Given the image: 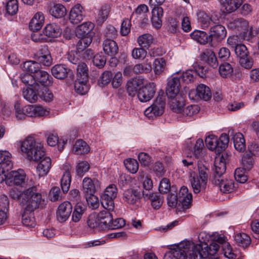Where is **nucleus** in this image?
<instances>
[{
	"instance_id": "1",
	"label": "nucleus",
	"mask_w": 259,
	"mask_h": 259,
	"mask_svg": "<svg viewBox=\"0 0 259 259\" xmlns=\"http://www.w3.org/2000/svg\"><path fill=\"white\" fill-rule=\"evenodd\" d=\"M21 150L25 153L29 160L39 161L36 171L39 177H44L49 172L52 161L49 157L45 156L43 144L38 139L29 136L22 143Z\"/></svg>"
},
{
	"instance_id": "2",
	"label": "nucleus",
	"mask_w": 259,
	"mask_h": 259,
	"mask_svg": "<svg viewBox=\"0 0 259 259\" xmlns=\"http://www.w3.org/2000/svg\"><path fill=\"white\" fill-rule=\"evenodd\" d=\"M227 238L222 234L214 233L212 236L211 242L208 245L206 243L196 244V250L193 256L194 259H201L208 255H214L218 252L220 245H222L225 256L229 259H234L236 255L233 252Z\"/></svg>"
},
{
	"instance_id": "3",
	"label": "nucleus",
	"mask_w": 259,
	"mask_h": 259,
	"mask_svg": "<svg viewBox=\"0 0 259 259\" xmlns=\"http://www.w3.org/2000/svg\"><path fill=\"white\" fill-rule=\"evenodd\" d=\"M181 87L180 77L178 75H172L167 80L166 94L170 99L169 106L175 112H179L184 105L185 96L180 92Z\"/></svg>"
},
{
	"instance_id": "4",
	"label": "nucleus",
	"mask_w": 259,
	"mask_h": 259,
	"mask_svg": "<svg viewBox=\"0 0 259 259\" xmlns=\"http://www.w3.org/2000/svg\"><path fill=\"white\" fill-rule=\"evenodd\" d=\"M173 187L170 193L167 197V203L169 207L176 208L179 211H185L191 206L192 195L188 191V189L185 186L180 188L178 196L176 191H173Z\"/></svg>"
},
{
	"instance_id": "5",
	"label": "nucleus",
	"mask_w": 259,
	"mask_h": 259,
	"mask_svg": "<svg viewBox=\"0 0 259 259\" xmlns=\"http://www.w3.org/2000/svg\"><path fill=\"white\" fill-rule=\"evenodd\" d=\"M196 245L190 241H185L180 243L175 248L171 249L169 251L166 252L164 259H186L188 254L190 259H194L193 257L196 250Z\"/></svg>"
},
{
	"instance_id": "6",
	"label": "nucleus",
	"mask_w": 259,
	"mask_h": 259,
	"mask_svg": "<svg viewBox=\"0 0 259 259\" xmlns=\"http://www.w3.org/2000/svg\"><path fill=\"white\" fill-rule=\"evenodd\" d=\"M198 175L191 180V184L194 193L197 194L205 191L208 181L209 169L201 161L197 164Z\"/></svg>"
},
{
	"instance_id": "7",
	"label": "nucleus",
	"mask_w": 259,
	"mask_h": 259,
	"mask_svg": "<svg viewBox=\"0 0 259 259\" xmlns=\"http://www.w3.org/2000/svg\"><path fill=\"white\" fill-rule=\"evenodd\" d=\"M36 199L32 200L30 203L22 206L24 209L22 215V223L23 225L28 227H34L35 221L34 216V211L39 207H43L45 200L42 198L36 197Z\"/></svg>"
},
{
	"instance_id": "8",
	"label": "nucleus",
	"mask_w": 259,
	"mask_h": 259,
	"mask_svg": "<svg viewBox=\"0 0 259 259\" xmlns=\"http://www.w3.org/2000/svg\"><path fill=\"white\" fill-rule=\"evenodd\" d=\"M10 196L14 199L18 200L22 207L30 203L32 200L36 199V197L40 198L42 196L34 186L28 188L22 192L16 188H13L10 190Z\"/></svg>"
},
{
	"instance_id": "9",
	"label": "nucleus",
	"mask_w": 259,
	"mask_h": 259,
	"mask_svg": "<svg viewBox=\"0 0 259 259\" xmlns=\"http://www.w3.org/2000/svg\"><path fill=\"white\" fill-rule=\"evenodd\" d=\"M111 210L105 209L96 214L91 215L88 221L89 227L92 229L104 230L108 229L112 215Z\"/></svg>"
},
{
	"instance_id": "10",
	"label": "nucleus",
	"mask_w": 259,
	"mask_h": 259,
	"mask_svg": "<svg viewBox=\"0 0 259 259\" xmlns=\"http://www.w3.org/2000/svg\"><path fill=\"white\" fill-rule=\"evenodd\" d=\"M117 194V189L115 185L111 184L106 187L101 198V204L105 209L113 210V199L116 198Z\"/></svg>"
},
{
	"instance_id": "11",
	"label": "nucleus",
	"mask_w": 259,
	"mask_h": 259,
	"mask_svg": "<svg viewBox=\"0 0 259 259\" xmlns=\"http://www.w3.org/2000/svg\"><path fill=\"white\" fill-rule=\"evenodd\" d=\"M165 106L164 97H157L154 103L144 111V114L149 119H153L154 117L162 114Z\"/></svg>"
},
{
	"instance_id": "12",
	"label": "nucleus",
	"mask_w": 259,
	"mask_h": 259,
	"mask_svg": "<svg viewBox=\"0 0 259 259\" xmlns=\"http://www.w3.org/2000/svg\"><path fill=\"white\" fill-rule=\"evenodd\" d=\"M148 11L149 9L146 5L141 4L137 7L132 13L131 19H133V22L138 23L141 26L143 27L148 21L147 17Z\"/></svg>"
},
{
	"instance_id": "13",
	"label": "nucleus",
	"mask_w": 259,
	"mask_h": 259,
	"mask_svg": "<svg viewBox=\"0 0 259 259\" xmlns=\"http://www.w3.org/2000/svg\"><path fill=\"white\" fill-rule=\"evenodd\" d=\"M235 52L237 56L239 58V63L241 66L250 69L253 65L252 60L248 57V52L246 47L242 44L234 48Z\"/></svg>"
},
{
	"instance_id": "14",
	"label": "nucleus",
	"mask_w": 259,
	"mask_h": 259,
	"mask_svg": "<svg viewBox=\"0 0 259 259\" xmlns=\"http://www.w3.org/2000/svg\"><path fill=\"white\" fill-rule=\"evenodd\" d=\"M155 91V84L154 82H148L139 89L138 99L142 102H148L154 97Z\"/></svg>"
},
{
	"instance_id": "15",
	"label": "nucleus",
	"mask_w": 259,
	"mask_h": 259,
	"mask_svg": "<svg viewBox=\"0 0 259 259\" xmlns=\"http://www.w3.org/2000/svg\"><path fill=\"white\" fill-rule=\"evenodd\" d=\"M195 95V98L208 101L211 98V93L210 89L205 84H200L197 86L196 91H191L189 93L190 99H195L193 95Z\"/></svg>"
},
{
	"instance_id": "16",
	"label": "nucleus",
	"mask_w": 259,
	"mask_h": 259,
	"mask_svg": "<svg viewBox=\"0 0 259 259\" xmlns=\"http://www.w3.org/2000/svg\"><path fill=\"white\" fill-rule=\"evenodd\" d=\"M197 22L202 29H207L212 24L215 23V20L213 19L209 14L202 10H198L196 13Z\"/></svg>"
},
{
	"instance_id": "17",
	"label": "nucleus",
	"mask_w": 259,
	"mask_h": 259,
	"mask_svg": "<svg viewBox=\"0 0 259 259\" xmlns=\"http://www.w3.org/2000/svg\"><path fill=\"white\" fill-rule=\"evenodd\" d=\"M62 169L64 172L61 179V186L62 191L66 193L69 190L71 181V166L69 163H65L63 165Z\"/></svg>"
},
{
	"instance_id": "18",
	"label": "nucleus",
	"mask_w": 259,
	"mask_h": 259,
	"mask_svg": "<svg viewBox=\"0 0 259 259\" xmlns=\"http://www.w3.org/2000/svg\"><path fill=\"white\" fill-rule=\"evenodd\" d=\"M7 178L5 181L7 184L13 183L15 185H21L25 181V174L22 169H19L18 171H12L10 173H7Z\"/></svg>"
},
{
	"instance_id": "19",
	"label": "nucleus",
	"mask_w": 259,
	"mask_h": 259,
	"mask_svg": "<svg viewBox=\"0 0 259 259\" xmlns=\"http://www.w3.org/2000/svg\"><path fill=\"white\" fill-rule=\"evenodd\" d=\"M85 16V11L82 6L79 4H76L71 9L69 19L71 23L78 24L83 20Z\"/></svg>"
},
{
	"instance_id": "20",
	"label": "nucleus",
	"mask_w": 259,
	"mask_h": 259,
	"mask_svg": "<svg viewBox=\"0 0 259 259\" xmlns=\"http://www.w3.org/2000/svg\"><path fill=\"white\" fill-rule=\"evenodd\" d=\"M72 205L68 201L62 203L58 207L57 212V219L60 222L66 221L72 211Z\"/></svg>"
},
{
	"instance_id": "21",
	"label": "nucleus",
	"mask_w": 259,
	"mask_h": 259,
	"mask_svg": "<svg viewBox=\"0 0 259 259\" xmlns=\"http://www.w3.org/2000/svg\"><path fill=\"white\" fill-rule=\"evenodd\" d=\"M11 154L7 151H0V168L7 173L12 169L13 162Z\"/></svg>"
},
{
	"instance_id": "22",
	"label": "nucleus",
	"mask_w": 259,
	"mask_h": 259,
	"mask_svg": "<svg viewBox=\"0 0 259 259\" xmlns=\"http://www.w3.org/2000/svg\"><path fill=\"white\" fill-rule=\"evenodd\" d=\"M217 23L215 22L213 26L210 27L209 36L211 39L213 38L220 41L226 36L227 30L224 26Z\"/></svg>"
},
{
	"instance_id": "23",
	"label": "nucleus",
	"mask_w": 259,
	"mask_h": 259,
	"mask_svg": "<svg viewBox=\"0 0 259 259\" xmlns=\"http://www.w3.org/2000/svg\"><path fill=\"white\" fill-rule=\"evenodd\" d=\"M24 110L27 113L28 117H42L49 114V112L40 106L27 105L25 106Z\"/></svg>"
},
{
	"instance_id": "24",
	"label": "nucleus",
	"mask_w": 259,
	"mask_h": 259,
	"mask_svg": "<svg viewBox=\"0 0 259 259\" xmlns=\"http://www.w3.org/2000/svg\"><path fill=\"white\" fill-rule=\"evenodd\" d=\"M98 184V181L85 177L82 181V191L84 195L94 194L96 191V186Z\"/></svg>"
},
{
	"instance_id": "25",
	"label": "nucleus",
	"mask_w": 259,
	"mask_h": 259,
	"mask_svg": "<svg viewBox=\"0 0 259 259\" xmlns=\"http://www.w3.org/2000/svg\"><path fill=\"white\" fill-rule=\"evenodd\" d=\"M45 22V17L42 12H37L30 20L29 24L30 29L33 31L39 30Z\"/></svg>"
},
{
	"instance_id": "26",
	"label": "nucleus",
	"mask_w": 259,
	"mask_h": 259,
	"mask_svg": "<svg viewBox=\"0 0 259 259\" xmlns=\"http://www.w3.org/2000/svg\"><path fill=\"white\" fill-rule=\"evenodd\" d=\"M143 83V79L140 77L133 78L127 82L126 91L129 96H135L139 87Z\"/></svg>"
},
{
	"instance_id": "27",
	"label": "nucleus",
	"mask_w": 259,
	"mask_h": 259,
	"mask_svg": "<svg viewBox=\"0 0 259 259\" xmlns=\"http://www.w3.org/2000/svg\"><path fill=\"white\" fill-rule=\"evenodd\" d=\"M70 69L64 64H57L51 69L52 75L56 78L63 79L67 76Z\"/></svg>"
},
{
	"instance_id": "28",
	"label": "nucleus",
	"mask_w": 259,
	"mask_h": 259,
	"mask_svg": "<svg viewBox=\"0 0 259 259\" xmlns=\"http://www.w3.org/2000/svg\"><path fill=\"white\" fill-rule=\"evenodd\" d=\"M36 82L39 83L43 87H48L52 84L53 78L47 72L39 70L35 74Z\"/></svg>"
},
{
	"instance_id": "29",
	"label": "nucleus",
	"mask_w": 259,
	"mask_h": 259,
	"mask_svg": "<svg viewBox=\"0 0 259 259\" xmlns=\"http://www.w3.org/2000/svg\"><path fill=\"white\" fill-rule=\"evenodd\" d=\"M103 49L105 53L110 56H115L118 51L117 43L111 39H106L103 41Z\"/></svg>"
},
{
	"instance_id": "30",
	"label": "nucleus",
	"mask_w": 259,
	"mask_h": 259,
	"mask_svg": "<svg viewBox=\"0 0 259 259\" xmlns=\"http://www.w3.org/2000/svg\"><path fill=\"white\" fill-rule=\"evenodd\" d=\"M62 33L59 26L55 23L47 24L43 29V34L48 37H57Z\"/></svg>"
},
{
	"instance_id": "31",
	"label": "nucleus",
	"mask_w": 259,
	"mask_h": 259,
	"mask_svg": "<svg viewBox=\"0 0 259 259\" xmlns=\"http://www.w3.org/2000/svg\"><path fill=\"white\" fill-rule=\"evenodd\" d=\"M48 144L50 146H55L58 144L59 150L61 151L66 143V140L61 139H59V137L56 134L49 133L46 135Z\"/></svg>"
},
{
	"instance_id": "32",
	"label": "nucleus",
	"mask_w": 259,
	"mask_h": 259,
	"mask_svg": "<svg viewBox=\"0 0 259 259\" xmlns=\"http://www.w3.org/2000/svg\"><path fill=\"white\" fill-rule=\"evenodd\" d=\"M140 193L138 190L127 189L124 192L123 200L128 204H135L140 199Z\"/></svg>"
},
{
	"instance_id": "33",
	"label": "nucleus",
	"mask_w": 259,
	"mask_h": 259,
	"mask_svg": "<svg viewBox=\"0 0 259 259\" xmlns=\"http://www.w3.org/2000/svg\"><path fill=\"white\" fill-rule=\"evenodd\" d=\"M220 2L226 12L235 11L242 4V0H220Z\"/></svg>"
},
{
	"instance_id": "34",
	"label": "nucleus",
	"mask_w": 259,
	"mask_h": 259,
	"mask_svg": "<svg viewBox=\"0 0 259 259\" xmlns=\"http://www.w3.org/2000/svg\"><path fill=\"white\" fill-rule=\"evenodd\" d=\"M191 37L201 45H205L211 40L209 35L205 31L195 30L190 34Z\"/></svg>"
},
{
	"instance_id": "35",
	"label": "nucleus",
	"mask_w": 259,
	"mask_h": 259,
	"mask_svg": "<svg viewBox=\"0 0 259 259\" xmlns=\"http://www.w3.org/2000/svg\"><path fill=\"white\" fill-rule=\"evenodd\" d=\"M234 240L238 246L243 248L248 247L251 243V239L249 236L242 232L235 233Z\"/></svg>"
},
{
	"instance_id": "36",
	"label": "nucleus",
	"mask_w": 259,
	"mask_h": 259,
	"mask_svg": "<svg viewBox=\"0 0 259 259\" xmlns=\"http://www.w3.org/2000/svg\"><path fill=\"white\" fill-rule=\"evenodd\" d=\"M135 74L148 73L152 70L151 61L146 59L144 62L134 65Z\"/></svg>"
},
{
	"instance_id": "37",
	"label": "nucleus",
	"mask_w": 259,
	"mask_h": 259,
	"mask_svg": "<svg viewBox=\"0 0 259 259\" xmlns=\"http://www.w3.org/2000/svg\"><path fill=\"white\" fill-rule=\"evenodd\" d=\"M248 22L243 18H237L231 20L228 23V27L233 30L241 31L247 27Z\"/></svg>"
},
{
	"instance_id": "38",
	"label": "nucleus",
	"mask_w": 259,
	"mask_h": 259,
	"mask_svg": "<svg viewBox=\"0 0 259 259\" xmlns=\"http://www.w3.org/2000/svg\"><path fill=\"white\" fill-rule=\"evenodd\" d=\"M94 24L91 22H85L78 25L76 29L78 37L89 35L88 33L94 28Z\"/></svg>"
},
{
	"instance_id": "39",
	"label": "nucleus",
	"mask_w": 259,
	"mask_h": 259,
	"mask_svg": "<svg viewBox=\"0 0 259 259\" xmlns=\"http://www.w3.org/2000/svg\"><path fill=\"white\" fill-rule=\"evenodd\" d=\"M214 172L219 177L221 176L226 171V162L224 156L215 158L214 163Z\"/></svg>"
},
{
	"instance_id": "40",
	"label": "nucleus",
	"mask_w": 259,
	"mask_h": 259,
	"mask_svg": "<svg viewBox=\"0 0 259 259\" xmlns=\"http://www.w3.org/2000/svg\"><path fill=\"white\" fill-rule=\"evenodd\" d=\"M201 59L213 68H215L218 66L217 59L215 54L211 50H205L201 55Z\"/></svg>"
},
{
	"instance_id": "41",
	"label": "nucleus",
	"mask_w": 259,
	"mask_h": 259,
	"mask_svg": "<svg viewBox=\"0 0 259 259\" xmlns=\"http://www.w3.org/2000/svg\"><path fill=\"white\" fill-rule=\"evenodd\" d=\"M38 61L45 66H50L52 63V58L48 49L44 47L39 51Z\"/></svg>"
},
{
	"instance_id": "42",
	"label": "nucleus",
	"mask_w": 259,
	"mask_h": 259,
	"mask_svg": "<svg viewBox=\"0 0 259 259\" xmlns=\"http://www.w3.org/2000/svg\"><path fill=\"white\" fill-rule=\"evenodd\" d=\"M220 190L223 193H231L235 188V183L233 180H218Z\"/></svg>"
},
{
	"instance_id": "43",
	"label": "nucleus",
	"mask_w": 259,
	"mask_h": 259,
	"mask_svg": "<svg viewBox=\"0 0 259 259\" xmlns=\"http://www.w3.org/2000/svg\"><path fill=\"white\" fill-rule=\"evenodd\" d=\"M234 147L239 152H243L245 149V142L243 135L240 133H236L233 137Z\"/></svg>"
},
{
	"instance_id": "44",
	"label": "nucleus",
	"mask_w": 259,
	"mask_h": 259,
	"mask_svg": "<svg viewBox=\"0 0 259 259\" xmlns=\"http://www.w3.org/2000/svg\"><path fill=\"white\" fill-rule=\"evenodd\" d=\"M73 151L75 154H83L90 151V147L86 142L79 140L75 142Z\"/></svg>"
},
{
	"instance_id": "45",
	"label": "nucleus",
	"mask_w": 259,
	"mask_h": 259,
	"mask_svg": "<svg viewBox=\"0 0 259 259\" xmlns=\"http://www.w3.org/2000/svg\"><path fill=\"white\" fill-rule=\"evenodd\" d=\"M154 73L159 75L164 72L166 68V61L163 58H158L154 60L153 63Z\"/></svg>"
},
{
	"instance_id": "46",
	"label": "nucleus",
	"mask_w": 259,
	"mask_h": 259,
	"mask_svg": "<svg viewBox=\"0 0 259 259\" xmlns=\"http://www.w3.org/2000/svg\"><path fill=\"white\" fill-rule=\"evenodd\" d=\"M205 142L207 147L210 150H214L216 152L221 153L219 150L218 138L214 135H210L206 137Z\"/></svg>"
},
{
	"instance_id": "47",
	"label": "nucleus",
	"mask_w": 259,
	"mask_h": 259,
	"mask_svg": "<svg viewBox=\"0 0 259 259\" xmlns=\"http://www.w3.org/2000/svg\"><path fill=\"white\" fill-rule=\"evenodd\" d=\"M153 36L149 33H145L139 36L137 38L139 45L142 48H149L153 43Z\"/></svg>"
},
{
	"instance_id": "48",
	"label": "nucleus",
	"mask_w": 259,
	"mask_h": 259,
	"mask_svg": "<svg viewBox=\"0 0 259 259\" xmlns=\"http://www.w3.org/2000/svg\"><path fill=\"white\" fill-rule=\"evenodd\" d=\"M51 15L57 18H60L64 17L66 14V9L65 7L60 4H57L54 5L50 9Z\"/></svg>"
},
{
	"instance_id": "49",
	"label": "nucleus",
	"mask_w": 259,
	"mask_h": 259,
	"mask_svg": "<svg viewBox=\"0 0 259 259\" xmlns=\"http://www.w3.org/2000/svg\"><path fill=\"white\" fill-rule=\"evenodd\" d=\"M40 68V64L32 61H26L23 65V70L29 73H35L36 74L37 72L39 71Z\"/></svg>"
},
{
	"instance_id": "50",
	"label": "nucleus",
	"mask_w": 259,
	"mask_h": 259,
	"mask_svg": "<svg viewBox=\"0 0 259 259\" xmlns=\"http://www.w3.org/2000/svg\"><path fill=\"white\" fill-rule=\"evenodd\" d=\"M87 82L81 79H77L74 83V89L76 93L81 95L85 94L89 90Z\"/></svg>"
},
{
	"instance_id": "51",
	"label": "nucleus",
	"mask_w": 259,
	"mask_h": 259,
	"mask_svg": "<svg viewBox=\"0 0 259 259\" xmlns=\"http://www.w3.org/2000/svg\"><path fill=\"white\" fill-rule=\"evenodd\" d=\"M22 82L26 85L32 87L35 90H37L38 83L36 82V78L30 73H26L21 76Z\"/></svg>"
},
{
	"instance_id": "52",
	"label": "nucleus",
	"mask_w": 259,
	"mask_h": 259,
	"mask_svg": "<svg viewBox=\"0 0 259 259\" xmlns=\"http://www.w3.org/2000/svg\"><path fill=\"white\" fill-rule=\"evenodd\" d=\"M88 68L86 64L84 63H79L77 68V79L88 81Z\"/></svg>"
},
{
	"instance_id": "53",
	"label": "nucleus",
	"mask_w": 259,
	"mask_h": 259,
	"mask_svg": "<svg viewBox=\"0 0 259 259\" xmlns=\"http://www.w3.org/2000/svg\"><path fill=\"white\" fill-rule=\"evenodd\" d=\"M35 89L27 88L24 89L23 95L24 98L30 103L35 102L38 98V93L34 91Z\"/></svg>"
},
{
	"instance_id": "54",
	"label": "nucleus",
	"mask_w": 259,
	"mask_h": 259,
	"mask_svg": "<svg viewBox=\"0 0 259 259\" xmlns=\"http://www.w3.org/2000/svg\"><path fill=\"white\" fill-rule=\"evenodd\" d=\"M184 105V104L181 107V111L179 112L178 113H181L184 116H192L193 115L198 113L199 111V108L196 105H189L183 109Z\"/></svg>"
},
{
	"instance_id": "55",
	"label": "nucleus",
	"mask_w": 259,
	"mask_h": 259,
	"mask_svg": "<svg viewBox=\"0 0 259 259\" xmlns=\"http://www.w3.org/2000/svg\"><path fill=\"white\" fill-rule=\"evenodd\" d=\"M109 12V9L108 6H102L100 9L98 10V14L96 17L97 22L99 24H102L107 18Z\"/></svg>"
},
{
	"instance_id": "56",
	"label": "nucleus",
	"mask_w": 259,
	"mask_h": 259,
	"mask_svg": "<svg viewBox=\"0 0 259 259\" xmlns=\"http://www.w3.org/2000/svg\"><path fill=\"white\" fill-rule=\"evenodd\" d=\"M76 44V49L78 52L82 51L92 42V38L90 35L81 36Z\"/></svg>"
},
{
	"instance_id": "57",
	"label": "nucleus",
	"mask_w": 259,
	"mask_h": 259,
	"mask_svg": "<svg viewBox=\"0 0 259 259\" xmlns=\"http://www.w3.org/2000/svg\"><path fill=\"white\" fill-rule=\"evenodd\" d=\"M124 165L127 170L132 174H135L139 168V163L137 161L133 158H127L124 161Z\"/></svg>"
},
{
	"instance_id": "58",
	"label": "nucleus",
	"mask_w": 259,
	"mask_h": 259,
	"mask_svg": "<svg viewBox=\"0 0 259 259\" xmlns=\"http://www.w3.org/2000/svg\"><path fill=\"white\" fill-rule=\"evenodd\" d=\"M36 90L38 92V95L45 101L50 102L53 100L54 95L52 92L48 89L47 87H42V89L40 91H38V88H37V90Z\"/></svg>"
},
{
	"instance_id": "59",
	"label": "nucleus",
	"mask_w": 259,
	"mask_h": 259,
	"mask_svg": "<svg viewBox=\"0 0 259 259\" xmlns=\"http://www.w3.org/2000/svg\"><path fill=\"white\" fill-rule=\"evenodd\" d=\"M233 71L232 67L228 63L222 64L219 67V73L222 77L227 78L231 76Z\"/></svg>"
},
{
	"instance_id": "60",
	"label": "nucleus",
	"mask_w": 259,
	"mask_h": 259,
	"mask_svg": "<svg viewBox=\"0 0 259 259\" xmlns=\"http://www.w3.org/2000/svg\"><path fill=\"white\" fill-rule=\"evenodd\" d=\"M151 205L153 208L158 209L163 202V198L157 193H152L150 195Z\"/></svg>"
},
{
	"instance_id": "61",
	"label": "nucleus",
	"mask_w": 259,
	"mask_h": 259,
	"mask_svg": "<svg viewBox=\"0 0 259 259\" xmlns=\"http://www.w3.org/2000/svg\"><path fill=\"white\" fill-rule=\"evenodd\" d=\"M84 208L81 203H77L74 208L72 215V220L74 222H78L81 219L83 213Z\"/></svg>"
},
{
	"instance_id": "62",
	"label": "nucleus",
	"mask_w": 259,
	"mask_h": 259,
	"mask_svg": "<svg viewBox=\"0 0 259 259\" xmlns=\"http://www.w3.org/2000/svg\"><path fill=\"white\" fill-rule=\"evenodd\" d=\"M241 32H242L240 34L242 40H249L256 34V31H254L253 27L252 26L250 27L248 24L246 29H243Z\"/></svg>"
},
{
	"instance_id": "63",
	"label": "nucleus",
	"mask_w": 259,
	"mask_h": 259,
	"mask_svg": "<svg viewBox=\"0 0 259 259\" xmlns=\"http://www.w3.org/2000/svg\"><path fill=\"white\" fill-rule=\"evenodd\" d=\"M147 55V51L144 48H135L133 49L132 56L135 59L143 60Z\"/></svg>"
},
{
	"instance_id": "64",
	"label": "nucleus",
	"mask_w": 259,
	"mask_h": 259,
	"mask_svg": "<svg viewBox=\"0 0 259 259\" xmlns=\"http://www.w3.org/2000/svg\"><path fill=\"white\" fill-rule=\"evenodd\" d=\"M7 13L13 16L17 14L18 11V2L17 0H10L6 6Z\"/></svg>"
}]
</instances>
